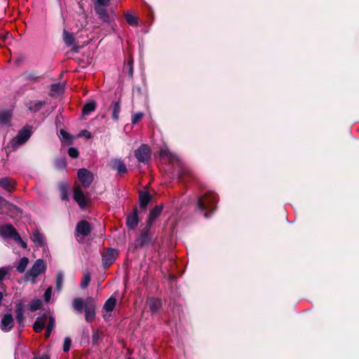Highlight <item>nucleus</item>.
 Here are the masks:
<instances>
[{
	"label": "nucleus",
	"instance_id": "46",
	"mask_svg": "<svg viewBox=\"0 0 359 359\" xmlns=\"http://www.w3.org/2000/svg\"><path fill=\"white\" fill-rule=\"evenodd\" d=\"M79 137H85L86 138H90L91 137V134L89 131L86 130H81L79 134L78 135Z\"/></svg>",
	"mask_w": 359,
	"mask_h": 359
},
{
	"label": "nucleus",
	"instance_id": "14",
	"mask_svg": "<svg viewBox=\"0 0 359 359\" xmlns=\"http://www.w3.org/2000/svg\"><path fill=\"white\" fill-rule=\"evenodd\" d=\"M74 199L76 201L81 208L86 205L87 199L80 187H76L74 190Z\"/></svg>",
	"mask_w": 359,
	"mask_h": 359
},
{
	"label": "nucleus",
	"instance_id": "51",
	"mask_svg": "<svg viewBox=\"0 0 359 359\" xmlns=\"http://www.w3.org/2000/svg\"><path fill=\"white\" fill-rule=\"evenodd\" d=\"M204 216H205V217H208V215L207 214H205V215H204Z\"/></svg>",
	"mask_w": 359,
	"mask_h": 359
},
{
	"label": "nucleus",
	"instance_id": "21",
	"mask_svg": "<svg viewBox=\"0 0 359 359\" xmlns=\"http://www.w3.org/2000/svg\"><path fill=\"white\" fill-rule=\"evenodd\" d=\"M45 104V102L38 100L30 101L27 104V107L29 110L32 112H36L40 110L43 106Z\"/></svg>",
	"mask_w": 359,
	"mask_h": 359
},
{
	"label": "nucleus",
	"instance_id": "5",
	"mask_svg": "<svg viewBox=\"0 0 359 359\" xmlns=\"http://www.w3.org/2000/svg\"><path fill=\"white\" fill-rule=\"evenodd\" d=\"M32 130L29 128H23L17 135L11 141L10 144L13 150H16L22 144H25L31 137Z\"/></svg>",
	"mask_w": 359,
	"mask_h": 359
},
{
	"label": "nucleus",
	"instance_id": "37",
	"mask_svg": "<svg viewBox=\"0 0 359 359\" xmlns=\"http://www.w3.org/2000/svg\"><path fill=\"white\" fill-rule=\"evenodd\" d=\"M90 281V273L87 271L84 272L83 274V278L81 282V287L82 288H86L88 285Z\"/></svg>",
	"mask_w": 359,
	"mask_h": 359
},
{
	"label": "nucleus",
	"instance_id": "9",
	"mask_svg": "<svg viewBox=\"0 0 359 359\" xmlns=\"http://www.w3.org/2000/svg\"><path fill=\"white\" fill-rule=\"evenodd\" d=\"M77 175L79 181L84 187H88L93 181V175L85 168L79 169Z\"/></svg>",
	"mask_w": 359,
	"mask_h": 359
},
{
	"label": "nucleus",
	"instance_id": "48",
	"mask_svg": "<svg viewBox=\"0 0 359 359\" xmlns=\"http://www.w3.org/2000/svg\"><path fill=\"white\" fill-rule=\"evenodd\" d=\"M128 65L130 66L129 74H133V60L129 61Z\"/></svg>",
	"mask_w": 359,
	"mask_h": 359
},
{
	"label": "nucleus",
	"instance_id": "32",
	"mask_svg": "<svg viewBox=\"0 0 359 359\" xmlns=\"http://www.w3.org/2000/svg\"><path fill=\"white\" fill-rule=\"evenodd\" d=\"M63 39L65 43L68 46H71L74 44V39L72 34L67 32V31H64L63 32Z\"/></svg>",
	"mask_w": 359,
	"mask_h": 359
},
{
	"label": "nucleus",
	"instance_id": "33",
	"mask_svg": "<svg viewBox=\"0 0 359 359\" xmlns=\"http://www.w3.org/2000/svg\"><path fill=\"white\" fill-rule=\"evenodd\" d=\"M126 22L132 26H136L137 25V19L132 13L128 12L125 14Z\"/></svg>",
	"mask_w": 359,
	"mask_h": 359
},
{
	"label": "nucleus",
	"instance_id": "11",
	"mask_svg": "<svg viewBox=\"0 0 359 359\" xmlns=\"http://www.w3.org/2000/svg\"><path fill=\"white\" fill-rule=\"evenodd\" d=\"M87 304L86 305L85 313L86 320L88 322H92L95 316V312L94 309V300L92 297H88L86 299Z\"/></svg>",
	"mask_w": 359,
	"mask_h": 359
},
{
	"label": "nucleus",
	"instance_id": "1",
	"mask_svg": "<svg viewBox=\"0 0 359 359\" xmlns=\"http://www.w3.org/2000/svg\"><path fill=\"white\" fill-rule=\"evenodd\" d=\"M46 324V337L48 338L55 327V318L53 316L49 313H44L39 316L34 322L33 327L35 332H40L43 330Z\"/></svg>",
	"mask_w": 359,
	"mask_h": 359
},
{
	"label": "nucleus",
	"instance_id": "6",
	"mask_svg": "<svg viewBox=\"0 0 359 359\" xmlns=\"http://www.w3.org/2000/svg\"><path fill=\"white\" fill-rule=\"evenodd\" d=\"M91 231L90 224L86 220L79 222L76 228V238L79 242L83 240V238L90 234Z\"/></svg>",
	"mask_w": 359,
	"mask_h": 359
},
{
	"label": "nucleus",
	"instance_id": "17",
	"mask_svg": "<svg viewBox=\"0 0 359 359\" xmlns=\"http://www.w3.org/2000/svg\"><path fill=\"white\" fill-rule=\"evenodd\" d=\"M24 304L22 302H19L15 305V318L19 324L20 327L24 325Z\"/></svg>",
	"mask_w": 359,
	"mask_h": 359
},
{
	"label": "nucleus",
	"instance_id": "26",
	"mask_svg": "<svg viewBox=\"0 0 359 359\" xmlns=\"http://www.w3.org/2000/svg\"><path fill=\"white\" fill-rule=\"evenodd\" d=\"M112 107V118L114 120L117 121L118 119L119 113L121 111L120 102H114L111 103Z\"/></svg>",
	"mask_w": 359,
	"mask_h": 359
},
{
	"label": "nucleus",
	"instance_id": "18",
	"mask_svg": "<svg viewBox=\"0 0 359 359\" xmlns=\"http://www.w3.org/2000/svg\"><path fill=\"white\" fill-rule=\"evenodd\" d=\"M15 186V181L10 177H3L0 179V187L6 191H11Z\"/></svg>",
	"mask_w": 359,
	"mask_h": 359
},
{
	"label": "nucleus",
	"instance_id": "24",
	"mask_svg": "<svg viewBox=\"0 0 359 359\" xmlns=\"http://www.w3.org/2000/svg\"><path fill=\"white\" fill-rule=\"evenodd\" d=\"M0 208L6 209L9 211H13L18 209L16 205L9 203L1 196H0Z\"/></svg>",
	"mask_w": 359,
	"mask_h": 359
},
{
	"label": "nucleus",
	"instance_id": "40",
	"mask_svg": "<svg viewBox=\"0 0 359 359\" xmlns=\"http://www.w3.org/2000/svg\"><path fill=\"white\" fill-rule=\"evenodd\" d=\"M60 191L62 200L67 201L68 199L67 186L65 184H61Z\"/></svg>",
	"mask_w": 359,
	"mask_h": 359
},
{
	"label": "nucleus",
	"instance_id": "4",
	"mask_svg": "<svg viewBox=\"0 0 359 359\" xmlns=\"http://www.w3.org/2000/svg\"><path fill=\"white\" fill-rule=\"evenodd\" d=\"M0 235L5 238H13L15 241L18 243L22 248L25 249L27 248L26 243L22 241L20 234L12 225L7 224L1 226Z\"/></svg>",
	"mask_w": 359,
	"mask_h": 359
},
{
	"label": "nucleus",
	"instance_id": "10",
	"mask_svg": "<svg viewBox=\"0 0 359 359\" xmlns=\"http://www.w3.org/2000/svg\"><path fill=\"white\" fill-rule=\"evenodd\" d=\"M14 326V320L12 314H5L1 320L0 327L4 332H9Z\"/></svg>",
	"mask_w": 359,
	"mask_h": 359
},
{
	"label": "nucleus",
	"instance_id": "27",
	"mask_svg": "<svg viewBox=\"0 0 359 359\" xmlns=\"http://www.w3.org/2000/svg\"><path fill=\"white\" fill-rule=\"evenodd\" d=\"M29 264V259L26 257H23L19 261L18 264L16 266V269L19 273L25 272L27 265Z\"/></svg>",
	"mask_w": 359,
	"mask_h": 359
},
{
	"label": "nucleus",
	"instance_id": "23",
	"mask_svg": "<svg viewBox=\"0 0 359 359\" xmlns=\"http://www.w3.org/2000/svg\"><path fill=\"white\" fill-rule=\"evenodd\" d=\"M96 107V103L93 100H88L86 102V103L84 104L82 113L84 115L89 114L90 112L93 111L95 109Z\"/></svg>",
	"mask_w": 359,
	"mask_h": 359
},
{
	"label": "nucleus",
	"instance_id": "50",
	"mask_svg": "<svg viewBox=\"0 0 359 359\" xmlns=\"http://www.w3.org/2000/svg\"><path fill=\"white\" fill-rule=\"evenodd\" d=\"M59 163H60V165H65V162L63 160H61Z\"/></svg>",
	"mask_w": 359,
	"mask_h": 359
},
{
	"label": "nucleus",
	"instance_id": "30",
	"mask_svg": "<svg viewBox=\"0 0 359 359\" xmlns=\"http://www.w3.org/2000/svg\"><path fill=\"white\" fill-rule=\"evenodd\" d=\"M72 306L75 311L81 312L84 306V302L81 298H75L72 302Z\"/></svg>",
	"mask_w": 359,
	"mask_h": 359
},
{
	"label": "nucleus",
	"instance_id": "8",
	"mask_svg": "<svg viewBox=\"0 0 359 359\" xmlns=\"http://www.w3.org/2000/svg\"><path fill=\"white\" fill-rule=\"evenodd\" d=\"M160 156L166 158L170 163L180 165V160L179 157L170 151L167 146H163L160 149Z\"/></svg>",
	"mask_w": 359,
	"mask_h": 359
},
{
	"label": "nucleus",
	"instance_id": "44",
	"mask_svg": "<svg viewBox=\"0 0 359 359\" xmlns=\"http://www.w3.org/2000/svg\"><path fill=\"white\" fill-rule=\"evenodd\" d=\"M51 294H52V288H51V287H49L48 288L46 289V290L44 293V295H43L44 300L47 302H49Z\"/></svg>",
	"mask_w": 359,
	"mask_h": 359
},
{
	"label": "nucleus",
	"instance_id": "20",
	"mask_svg": "<svg viewBox=\"0 0 359 359\" xmlns=\"http://www.w3.org/2000/svg\"><path fill=\"white\" fill-rule=\"evenodd\" d=\"M31 239L37 246H42L44 245L43 236L38 230L33 232Z\"/></svg>",
	"mask_w": 359,
	"mask_h": 359
},
{
	"label": "nucleus",
	"instance_id": "49",
	"mask_svg": "<svg viewBox=\"0 0 359 359\" xmlns=\"http://www.w3.org/2000/svg\"><path fill=\"white\" fill-rule=\"evenodd\" d=\"M34 359H49V358L46 355H43L41 357H35Z\"/></svg>",
	"mask_w": 359,
	"mask_h": 359
},
{
	"label": "nucleus",
	"instance_id": "15",
	"mask_svg": "<svg viewBox=\"0 0 359 359\" xmlns=\"http://www.w3.org/2000/svg\"><path fill=\"white\" fill-rule=\"evenodd\" d=\"M163 205H156L150 211L147 219V226L149 229L152 226L156 219L160 216L163 210Z\"/></svg>",
	"mask_w": 359,
	"mask_h": 359
},
{
	"label": "nucleus",
	"instance_id": "7",
	"mask_svg": "<svg viewBox=\"0 0 359 359\" xmlns=\"http://www.w3.org/2000/svg\"><path fill=\"white\" fill-rule=\"evenodd\" d=\"M151 149L147 144H142L135 151V156L139 162L147 163L151 158Z\"/></svg>",
	"mask_w": 359,
	"mask_h": 359
},
{
	"label": "nucleus",
	"instance_id": "31",
	"mask_svg": "<svg viewBox=\"0 0 359 359\" xmlns=\"http://www.w3.org/2000/svg\"><path fill=\"white\" fill-rule=\"evenodd\" d=\"M102 340V334L99 330H95L93 333L92 342L94 345H98Z\"/></svg>",
	"mask_w": 359,
	"mask_h": 359
},
{
	"label": "nucleus",
	"instance_id": "29",
	"mask_svg": "<svg viewBox=\"0 0 359 359\" xmlns=\"http://www.w3.org/2000/svg\"><path fill=\"white\" fill-rule=\"evenodd\" d=\"M161 306V301L158 299H151L149 302V307L151 312H156Z\"/></svg>",
	"mask_w": 359,
	"mask_h": 359
},
{
	"label": "nucleus",
	"instance_id": "2",
	"mask_svg": "<svg viewBox=\"0 0 359 359\" xmlns=\"http://www.w3.org/2000/svg\"><path fill=\"white\" fill-rule=\"evenodd\" d=\"M217 202V196L214 193H208L204 196L200 197L198 200V207L202 212L210 211L215 210V203Z\"/></svg>",
	"mask_w": 359,
	"mask_h": 359
},
{
	"label": "nucleus",
	"instance_id": "19",
	"mask_svg": "<svg viewBox=\"0 0 359 359\" xmlns=\"http://www.w3.org/2000/svg\"><path fill=\"white\" fill-rule=\"evenodd\" d=\"M138 222L137 210L135 209L134 212L128 217L127 226L130 229H135L137 226Z\"/></svg>",
	"mask_w": 359,
	"mask_h": 359
},
{
	"label": "nucleus",
	"instance_id": "36",
	"mask_svg": "<svg viewBox=\"0 0 359 359\" xmlns=\"http://www.w3.org/2000/svg\"><path fill=\"white\" fill-rule=\"evenodd\" d=\"M64 85L61 83H55L51 86V93L52 95L54 94H59L62 92L64 90Z\"/></svg>",
	"mask_w": 359,
	"mask_h": 359
},
{
	"label": "nucleus",
	"instance_id": "12",
	"mask_svg": "<svg viewBox=\"0 0 359 359\" xmlns=\"http://www.w3.org/2000/svg\"><path fill=\"white\" fill-rule=\"evenodd\" d=\"M107 6L104 5H94L95 11L98 15V18L105 23L109 24L110 22V16L106 9Z\"/></svg>",
	"mask_w": 359,
	"mask_h": 359
},
{
	"label": "nucleus",
	"instance_id": "34",
	"mask_svg": "<svg viewBox=\"0 0 359 359\" xmlns=\"http://www.w3.org/2000/svg\"><path fill=\"white\" fill-rule=\"evenodd\" d=\"M151 241V237L149 233V229L144 231L142 233L141 237L140 238V242L142 245H145L149 243Z\"/></svg>",
	"mask_w": 359,
	"mask_h": 359
},
{
	"label": "nucleus",
	"instance_id": "16",
	"mask_svg": "<svg viewBox=\"0 0 359 359\" xmlns=\"http://www.w3.org/2000/svg\"><path fill=\"white\" fill-rule=\"evenodd\" d=\"M117 252L115 250L110 249L107 250L102 256V263L105 267L110 266L115 260Z\"/></svg>",
	"mask_w": 359,
	"mask_h": 359
},
{
	"label": "nucleus",
	"instance_id": "28",
	"mask_svg": "<svg viewBox=\"0 0 359 359\" xmlns=\"http://www.w3.org/2000/svg\"><path fill=\"white\" fill-rule=\"evenodd\" d=\"M116 299L114 297H109L104 304V309L107 311H112L116 306Z\"/></svg>",
	"mask_w": 359,
	"mask_h": 359
},
{
	"label": "nucleus",
	"instance_id": "43",
	"mask_svg": "<svg viewBox=\"0 0 359 359\" xmlns=\"http://www.w3.org/2000/svg\"><path fill=\"white\" fill-rule=\"evenodd\" d=\"M144 114L142 112H138L134 114L132 117V123L136 124L143 117Z\"/></svg>",
	"mask_w": 359,
	"mask_h": 359
},
{
	"label": "nucleus",
	"instance_id": "39",
	"mask_svg": "<svg viewBox=\"0 0 359 359\" xmlns=\"http://www.w3.org/2000/svg\"><path fill=\"white\" fill-rule=\"evenodd\" d=\"M64 276L62 272H58L56 276V288L57 290H60L63 284Z\"/></svg>",
	"mask_w": 359,
	"mask_h": 359
},
{
	"label": "nucleus",
	"instance_id": "42",
	"mask_svg": "<svg viewBox=\"0 0 359 359\" xmlns=\"http://www.w3.org/2000/svg\"><path fill=\"white\" fill-rule=\"evenodd\" d=\"M71 343H72V341H71L70 338L66 337L65 339L64 344H63V351L65 352H67L69 351Z\"/></svg>",
	"mask_w": 359,
	"mask_h": 359
},
{
	"label": "nucleus",
	"instance_id": "47",
	"mask_svg": "<svg viewBox=\"0 0 359 359\" xmlns=\"http://www.w3.org/2000/svg\"><path fill=\"white\" fill-rule=\"evenodd\" d=\"M111 0H95L94 5L108 6Z\"/></svg>",
	"mask_w": 359,
	"mask_h": 359
},
{
	"label": "nucleus",
	"instance_id": "38",
	"mask_svg": "<svg viewBox=\"0 0 359 359\" xmlns=\"http://www.w3.org/2000/svg\"><path fill=\"white\" fill-rule=\"evenodd\" d=\"M60 135L61 136V139L62 141L67 142V143H71L72 141V136L67 133L65 130L61 129L60 130Z\"/></svg>",
	"mask_w": 359,
	"mask_h": 359
},
{
	"label": "nucleus",
	"instance_id": "3",
	"mask_svg": "<svg viewBox=\"0 0 359 359\" xmlns=\"http://www.w3.org/2000/svg\"><path fill=\"white\" fill-rule=\"evenodd\" d=\"M46 269V264L42 259L36 260L32 268L26 273L25 279L32 281V283H36V278L43 273Z\"/></svg>",
	"mask_w": 359,
	"mask_h": 359
},
{
	"label": "nucleus",
	"instance_id": "35",
	"mask_svg": "<svg viewBox=\"0 0 359 359\" xmlns=\"http://www.w3.org/2000/svg\"><path fill=\"white\" fill-rule=\"evenodd\" d=\"M41 304H42L41 300L33 299L29 305V309L32 312L35 311L41 308Z\"/></svg>",
	"mask_w": 359,
	"mask_h": 359
},
{
	"label": "nucleus",
	"instance_id": "41",
	"mask_svg": "<svg viewBox=\"0 0 359 359\" xmlns=\"http://www.w3.org/2000/svg\"><path fill=\"white\" fill-rule=\"evenodd\" d=\"M79 151L77 149L74 148V147H70L69 149H68V154L69 156H71L72 158H77L79 156Z\"/></svg>",
	"mask_w": 359,
	"mask_h": 359
},
{
	"label": "nucleus",
	"instance_id": "13",
	"mask_svg": "<svg viewBox=\"0 0 359 359\" xmlns=\"http://www.w3.org/2000/svg\"><path fill=\"white\" fill-rule=\"evenodd\" d=\"M110 167L118 172L119 174L127 172L128 170L124 162L119 158L111 159L109 163Z\"/></svg>",
	"mask_w": 359,
	"mask_h": 359
},
{
	"label": "nucleus",
	"instance_id": "25",
	"mask_svg": "<svg viewBox=\"0 0 359 359\" xmlns=\"http://www.w3.org/2000/svg\"><path fill=\"white\" fill-rule=\"evenodd\" d=\"M12 113L10 110L0 111V123L7 124L10 122Z\"/></svg>",
	"mask_w": 359,
	"mask_h": 359
},
{
	"label": "nucleus",
	"instance_id": "45",
	"mask_svg": "<svg viewBox=\"0 0 359 359\" xmlns=\"http://www.w3.org/2000/svg\"><path fill=\"white\" fill-rule=\"evenodd\" d=\"M8 269L6 267L0 268V281L4 280V277L7 275Z\"/></svg>",
	"mask_w": 359,
	"mask_h": 359
},
{
	"label": "nucleus",
	"instance_id": "22",
	"mask_svg": "<svg viewBox=\"0 0 359 359\" xmlns=\"http://www.w3.org/2000/svg\"><path fill=\"white\" fill-rule=\"evenodd\" d=\"M140 204L142 208H146L151 199V196L147 192H141L140 194Z\"/></svg>",
	"mask_w": 359,
	"mask_h": 359
}]
</instances>
